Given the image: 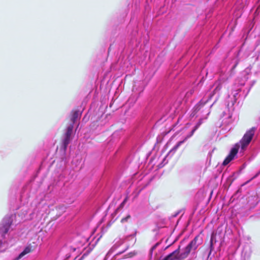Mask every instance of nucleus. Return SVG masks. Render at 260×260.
<instances>
[{
    "label": "nucleus",
    "mask_w": 260,
    "mask_h": 260,
    "mask_svg": "<svg viewBox=\"0 0 260 260\" xmlns=\"http://www.w3.org/2000/svg\"><path fill=\"white\" fill-rule=\"evenodd\" d=\"M16 213L7 214L0 223V253L4 252L7 249L9 245L6 240V235L12 225H16Z\"/></svg>",
    "instance_id": "f257e3e1"
},
{
    "label": "nucleus",
    "mask_w": 260,
    "mask_h": 260,
    "mask_svg": "<svg viewBox=\"0 0 260 260\" xmlns=\"http://www.w3.org/2000/svg\"><path fill=\"white\" fill-rule=\"evenodd\" d=\"M256 127H252L247 131L243 136L242 139L239 143L236 144L233 148H232L230 154L224 160L222 165H227L232 161L238 153V150L241 148V151H244L250 143L256 130Z\"/></svg>",
    "instance_id": "f03ea898"
},
{
    "label": "nucleus",
    "mask_w": 260,
    "mask_h": 260,
    "mask_svg": "<svg viewBox=\"0 0 260 260\" xmlns=\"http://www.w3.org/2000/svg\"><path fill=\"white\" fill-rule=\"evenodd\" d=\"M31 196L30 192H29V186L28 185L24 186L20 192V204L22 205L21 207V210L17 212L18 216L21 219L24 220L32 219L35 215V210L31 212L28 215L29 211L28 206L26 205L29 201V199Z\"/></svg>",
    "instance_id": "7ed1b4c3"
},
{
    "label": "nucleus",
    "mask_w": 260,
    "mask_h": 260,
    "mask_svg": "<svg viewBox=\"0 0 260 260\" xmlns=\"http://www.w3.org/2000/svg\"><path fill=\"white\" fill-rule=\"evenodd\" d=\"M191 251V249L186 246L184 249H182L181 252H179L178 249H177L167 256L164 260H184L188 256Z\"/></svg>",
    "instance_id": "20e7f679"
},
{
    "label": "nucleus",
    "mask_w": 260,
    "mask_h": 260,
    "mask_svg": "<svg viewBox=\"0 0 260 260\" xmlns=\"http://www.w3.org/2000/svg\"><path fill=\"white\" fill-rule=\"evenodd\" d=\"M208 100L202 99L199 103H198L193 108V116L196 115L197 113L201 111V113H203V116L205 115V118H207L210 113V109L212 107V104H208Z\"/></svg>",
    "instance_id": "39448f33"
},
{
    "label": "nucleus",
    "mask_w": 260,
    "mask_h": 260,
    "mask_svg": "<svg viewBox=\"0 0 260 260\" xmlns=\"http://www.w3.org/2000/svg\"><path fill=\"white\" fill-rule=\"evenodd\" d=\"M73 134V124H69L64 134L60 149L64 152L67 151L68 146L72 140V136Z\"/></svg>",
    "instance_id": "423d86ee"
},
{
    "label": "nucleus",
    "mask_w": 260,
    "mask_h": 260,
    "mask_svg": "<svg viewBox=\"0 0 260 260\" xmlns=\"http://www.w3.org/2000/svg\"><path fill=\"white\" fill-rule=\"evenodd\" d=\"M202 119H200L198 122V123L194 126V128L191 131V132L190 133L189 135H188L185 139L182 140L178 142L168 152L167 156H170V157H172L176 152L177 150L178 149V148L185 141H186L188 138L191 137L193 134H194V132L198 128V127L200 126V125L201 124L202 121Z\"/></svg>",
    "instance_id": "0eeeda50"
},
{
    "label": "nucleus",
    "mask_w": 260,
    "mask_h": 260,
    "mask_svg": "<svg viewBox=\"0 0 260 260\" xmlns=\"http://www.w3.org/2000/svg\"><path fill=\"white\" fill-rule=\"evenodd\" d=\"M241 91L240 88H238L234 91H233L231 94H229L228 99V106H233L234 104L236 102L237 100L239 97L240 95H239V92Z\"/></svg>",
    "instance_id": "6e6552de"
},
{
    "label": "nucleus",
    "mask_w": 260,
    "mask_h": 260,
    "mask_svg": "<svg viewBox=\"0 0 260 260\" xmlns=\"http://www.w3.org/2000/svg\"><path fill=\"white\" fill-rule=\"evenodd\" d=\"M214 89L213 91L210 93L209 98H211L213 96H215V100H216L219 96L220 90L222 88V84L220 81H217L213 85Z\"/></svg>",
    "instance_id": "1a4fd4ad"
},
{
    "label": "nucleus",
    "mask_w": 260,
    "mask_h": 260,
    "mask_svg": "<svg viewBox=\"0 0 260 260\" xmlns=\"http://www.w3.org/2000/svg\"><path fill=\"white\" fill-rule=\"evenodd\" d=\"M159 159V157L158 155H155L153 156H152L149 160L148 166H150L151 168H154L155 170H157L158 168L161 167L160 164L158 162Z\"/></svg>",
    "instance_id": "9d476101"
},
{
    "label": "nucleus",
    "mask_w": 260,
    "mask_h": 260,
    "mask_svg": "<svg viewBox=\"0 0 260 260\" xmlns=\"http://www.w3.org/2000/svg\"><path fill=\"white\" fill-rule=\"evenodd\" d=\"M199 236H197L188 244V247L191 251L196 250L198 247L199 245L201 244L199 241Z\"/></svg>",
    "instance_id": "9b49d317"
},
{
    "label": "nucleus",
    "mask_w": 260,
    "mask_h": 260,
    "mask_svg": "<svg viewBox=\"0 0 260 260\" xmlns=\"http://www.w3.org/2000/svg\"><path fill=\"white\" fill-rule=\"evenodd\" d=\"M81 113L78 110H73L72 112V116L71 118V121L72 122L70 124H73V128H74V125L76 122L78 117L81 115Z\"/></svg>",
    "instance_id": "f8f14e48"
},
{
    "label": "nucleus",
    "mask_w": 260,
    "mask_h": 260,
    "mask_svg": "<svg viewBox=\"0 0 260 260\" xmlns=\"http://www.w3.org/2000/svg\"><path fill=\"white\" fill-rule=\"evenodd\" d=\"M31 246L30 244V245L27 246L26 247H25L24 248V249H23V250L21 252H20L18 254V255L14 258V260H19L22 257H23L25 255L29 253L31 251Z\"/></svg>",
    "instance_id": "ddd939ff"
},
{
    "label": "nucleus",
    "mask_w": 260,
    "mask_h": 260,
    "mask_svg": "<svg viewBox=\"0 0 260 260\" xmlns=\"http://www.w3.org/2000/svg\"><path fill=\"white\" fill-rule=\"evenodd\" d=\"M138 30L137 28H134L131 32H130L129 35L131 36V40H133L134 39V38L136 36V35L138 34Z\"/></svg>",
    "instance_id": "4468645a"
},
{
    "label": "nucleus",
    "mask_w": 260,
    "mask_h": 260,
    "mask_svg": "<svg viewBox=\"0 0 260 260\" xmlns=\"http://www.w3.org/2000/svg\"><path fill=\"white\" fill-rule=\"evenodd\" d=\"M126 240H132L133 242H135L136 239L135 238V234L129 235L126 237Z\"/></svg>",
    "instance_id": "2eb2a0df"
},
{
    "label": "nucleus",
    "mask_w": 260,
    "mask_h": 260,
    "mask_svg": "<svg viewBox=\"0 0 260 260\" xmlns=\"http://www.w3.org/2000/svg\"><path fill=\"white\" fill-rule=\"evenodd\" d=\"M136 253L135 251L129 252L127 254L124 255V258H126L128 257H132L134 256L135 255H136Z\"/></svg>",
    "instance_id": "dca6fc26"
},
{
    "label": "nucleus",
    "mask_w": 260,
    "mask_h": 260,
    "mask_svg": "<svg viewBox=\"0 0 260 260\" xmlns=\"http://www.w3.org/2000/svg\"><path fill=\"white\" fill-rule=\"evenodd\" d=\"M124 205H125L121 203L115 210V213H117L120 211L124 207Z\"/></svg>",
    "instance_id": "f3484780"
},
{
    "label": "nucleus",
    "mask_w": 260,
    "mask_h": 260,
    "mask_svg": "<svg viewBox=\"0 0 260 260\" xmlns=\"http://www.w3.org/2000/svg\"><path fill=\"white\" fill-rule=\"evenodd\" d=\"M131 218V215H127L125 217L122 218L121 220V222L124 223L127 222L128 219Z\"/></svg>",
    "instance_id": "a211bd4d"
},
{
    "label": "nucleus",
    "mask_w": 260,
    "mask_h": 260,
    "mask_svg": "<svg viewBox=\"0 0 260 260\" xmlns=\"http://www.w3.org/2000/svg\"><path fill=\"white\" fill-rule=\"evenodd\" d=\"M214 238H215L214 236L213 235V234H212L211 235V239H210V247H211V249H212Z\"/></svg>",
    "instance_id": "6ab92c4d"
},
{
    "label": "nucleus",
    "mask_w": 260,
    "mask_h": 260,
    "mask_svg": "<svg viewBox=\"0 0 260 260\" xmlns=\"http://www.w3.org/2000/svg\"><path fill=\"white\" fill-rule=\"evenodd\" d=\"M87 255H88V253H87V252L84 253L82 255V256L80 258H79L78 260H82V259H83L85 257L87 256ZM76 258H77V257H75V258L74 260H75Z\"/></svg>",
    "instance_id": "aec40b11"
},
{
    "label": "nucleus",
    "mask_w": 260,
    "mask_h": 260,
    "mask_svg": "<svg viewBox=\"0 0 260 260\" xmlns=\"http://www.w3.org/2000/svg\"><path fill=\"white\" fill-rule=\"evenodd\" d=\"M194 91V89H191L189 92H187L186 95L188 96L190 95H191Z\"/></svg>",
    "instance_id": "412c9836"
},
{
    "label": "nucleus",
    "mask_w": 260,
    "mask_h": 260,
    "mask_svg": "<svg viewBox=\"0 0 260 260\" xmlns=\"http://www.w3.org/2000/svg\"><path fill=\"white\" fill-rule=\"evenodd\" d=\"M69 248H70V251L71 252H74L76 250V248L75 247H73L72 246H70Z\"/></svg>",
    "instance_id": "4be33fe9"
},
{
    "label": "nucleus",
    "mask_w": 260,
    "mask_h": 260,
    "mask_svg": "<svg viewBox=\"0 0 260 260\" xmlns=\"http://www.w3.org/2000/svg\"><path fill=\"white\" fill-rule=\"evenodd\" d=\"M127 199H128V197H126L125 198V199L123 200V201L122 202V203L124 204V205H125L127 201Z\"/></svg>",
    "instance_id": "5701e85b"
},
{
    "label": "nucleus",
    "mask_w": 260,
    "mask_h": 260,
    "mask_svg": "<svg viewBox=\"0 0 260 260\" xmlns=\"http://www.w3.org/2000/svg\"><path fill=\"white\" fill-rule=\"evenodd\" d=\"M127 248H128V247H126V249H125L124 250H123V251H120V252H118V253H117V254H121V253H123V252L126 250V249H127Z\"/></svg>",
    "instance_id": "b1692460"
},
{
    "label": "nucleus",
    "mask_w": 260,
    "mask_h": 260,
    "mask_svg": "<svg viewBox=\"0 0 260 260\" xmlns=\"http://www.w3.org/2000/svg\"><path fill=\"white\" fill-rule=\"evenodd\" d=\"M157 244H156L155 245H154V246H153V247H152V248H151V250H150V252H152V251L154 249H155V247H156V246H157Z\"/></svg>",
    "instance_id": "393cba45"
},
{
    "label": "nucleus",
    "mask_w": 260,
    "mask_h": 260,
    "mask_svg": "<svg viewBox=\"0 0 260 260\" xmlns=\"http://www.w3.org/2000/svg\"><path fill=\"white\" fill-rule=\"evenodd\" d=\"M131 27V24H129L127 26V28L129 29L130 27Z\"/></svg>",
    "instance_id": "a878e982"
},
{
    "label": "nucleus",
    "mask_w": 260,
    "mask_h": 260,
    "mask_svg": "<svg viewBox=\"0 0 260 260\" xmlns=\"http://www.w3.org/2000/svg\"><path fill=\"white\" fill-rule=\"evenodd\" d=\"M66 256H67V258H68L70 256V254H67Z\"/></svg>",
    "instance_id": "bb28decb"
},
{
    "label": "nucleus",
    "mask_w": 260,
    "mask_h": 260,
    "mask_svg": "<svg viewBox=\"0 0 260 260\" xmlns=\"http://www.w3.org/2000/svg\"><path fill=\"white\" fill-rule=\"evenodd\" d=\"M222 114H223V116H224L225 115V113L224 112H223Z\"/></svg>",
    "instance_id": "cd10ccee"
}]
</instances>
